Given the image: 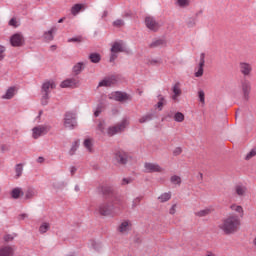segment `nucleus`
Masks as SVG:
<instances>
[{"instance_id": "1", "label": "nucleus", "mask_w": 256, "mask_h": 256, "mask_svg": "<svg viewBox=\"0 0 256 256\" xmlns=\"http://www.w3.org/2000/svg\"><path fill=\"white\" fill-rule=\"evenodd\" d=\"M218 227L225 235H233V233L239 231L241 219L237 214H230L222 220Z\"/></svg>"}, {"instance_id": "2", "label": "nucleus", "mask_w": 256, "mask_h": 256, "mask_svg": "<svg viewBox=\"0 0 256 256\" xmlns=\"http://www.w3.org/2000/svg\"><path fill=\"white\" fill-rule=\"evenodd\" d=\"M129 118H123L120 122L115 125L109 126L106 129L107 137H115V135H119V133H123L125 129L129 127Z\"/></svg>"}, {"instance_id": "3", "label": "nucleus", "mask_w": 256, "mask_h": 256, "mask_svg": "<svg viewBox=\"0 0 256 256\" xmlns=\"http://www.w3.org/2000/svg\"><path fill=\"white\" fill-rule=\"evenodd\" d=\"M56 87H57V85L55 84V82L53 80L45 81L42 84V87H41V93H42L41 103H42V105H47L49 103V93H51V91H53V89H55Z\"/></svg>"}, {"instance_id": "4", "label": "nucleus", "mask_w": 256, "mask_h": 256, "mask_svg": "<svg viewBox=\"0 0 256 256\" xmlns=\"http://www.w3.org/2000/svg\"><path fill=\"white\" fill-rule=\"evenodd\" d=\"M125 42L122 40L116 41L112 44V47L110 49L111 55H110V63H113L115 59H117V53H123L125 52Z\"/></svg>"}, {"instance_id": "5", "label": "nucleus", "mask_w": 256, "mask_h": 256, "mask_svg": "<svg viewBox=\"0 0 256 256\" xmlns=\"http://www.w3.org/2000/svg\"><path fill=\"white\" fill-rule=\"evenodd\" d=\"M108 99H111L112 101H118L119 103H127V101H131L133 98L126 92L116 91L110 93L108 95Z\"/></svg>"}, {"instance_id": "6", "label": "nucleus", "mask_w": 256, "mask_h": 256, "mask_svg": "<svg viewBox=\"0 0 256 256\" xmlns=\"http://www.w3.org/2000/svg\"><path fill=\"white\" fill-rule=\"evenodd\" d=\"M51 131V126L49 125H38L32 128V137L33 139H39L43 135H47Z\"/></svg>"}, {"instance_id": "7", "label": "nucleus", "mask_w": 256, "mask_h": 256, "mask_svg": "<svg viewBox=\"0 0 256 256\" xmlns=\"http://www.w3.org/2000/svg\"><path fill=\"white\" fill-rule=\"evenodd\" d=\"M77 114L75 112H66L64 118V127L67 129H75L77 127Z\"/></svg>"}, {"instance_id": "8", "label": "nucleus", "mask_w": 256, "mask_h": 256, "mask_svg": "<svg viewBox=\"0 0 256 256\" xmlns=\"http://www.w3.org/2000/svg\"><path fill=\"white\" fill-rule=\"evenodd\" d=\"M144 171L145 173H163L165 168L157 163L146 162L144 164Z\"/></svg>"}, {"instance_id": "9", "label": "nucleus", "mask_w": 256, "mask_h": 256, "mask_svg": "<svg viewBox=\"0 0 256 256\" xmlns=\"http://www.w3.org/2000/svg\"><path fill=\"white\" fill-rule=\"evenodd\" d=\"M145 25H146L147 29H149L150 31H154V32L159 31V29L161 27L159 22H157V20L153 16H146Z\"/></svg>"}, {"instance_id": "10", "label": "nucleus", "mask_w": 256, "mask_h": 256, "mask_svg": "<svg viewBox=\"0 0 256 256\" xmlns=\"http://www.w3.org/2000/svg\"><path fill=\"white\" fill-rule=\"evenodd\" d=\"M247 193H249V190L245 184L238 183V184L234 185L233 194L236 197H240V198L247 197Z\"/></svg>"}, {"instance_id": "11", "label": "nucleus", "mask_w": 256, "mask_h": 256, "mask_svg": "<svg viewBox=\"0 0 256 256\" xmlns=\"http://www.w3.org/2000/svg\"><path fill=\"white\" fill-rule=\"evenodd\" d=\"M12 47H23L25 45V37L22 33L13 34L10 38Z\"/></svg>"}, {"instance_id": "12", "label": "nucleus", "mask_w": 256, "mask_h": 256, "mask_svg": "<svg viewBox=\"0 0 256 256\" xmlns=\"http://www.w3.org/2000/svg\"><path fill=\"white\" fill-rule=\"evenodd\" d=\"M113 209V206L109 202H102L98 205L96 211L103 215L104 217H107V215H111V211Z\"/></svg>"}, {"instance_id": "13", "label": "nucleus", "mask_w": 256, "mask_h": 256, "mask_svg": "<svg viewBox=\"0 0 256 256\" xmlns=\"http://www.w3.org/2000/svg\"><path fill=\"white\" fill-rule=\"evenodd\" d=\"M239 70L244 77H250L253 73V66L249 62H240Z\"/></svg>"}, {"instance_id": "14", "label": "nucleus", "mask_w": 256, "mask_h": 256, "mask_svg": "<svg viewBox=\"0 0 256 256\" xmlns=\"http://www.w3.org/2000/svg\"><path fill=\"white\" fill-rule=\"evenodd\" d=\"M131 227H133L131 220H123L118 226L117 231L121 235H127L131 231Z\"/></svg>"}, {"instance_id": "15", "label": "nucleus", "mask_w": 256, "mask_h": 256, "mask_svg": "<svg viewBox=\"0 0 256 256\" xmlns=\"http://www.w3.org/2000/svg\"><path fill=\"white\" fill-rule=\"evenodd\" d=\"M241 90H242V99L243 101H248L249 97L251 95V82L245 80L241 84Z\"/></svg>"}, {"instance_id": "16", "label": "nucleus", "mask_w": 256, "mask_h": 256, "mask_svg": "<svg viewBox=\"0 0 256 256\" xmlns=\"http://www.w3.org/2000/svg\"><path fill=\"white\" fill-rule=\"evenodd\" d=\"M114 159L120 165H126L127 164V160L129 159V156L127 155V153L125 151H117L114 154Z\"/></svg>"}, {"instance_id": "17", "label": "nucleus", "mask_w": 256, "mask_h": 256, "mask_svg": "<svg viewBox=\"0 0 256 256\" xmlns=\"http://www.w3.org/2000/svg\"><path fill=\"white\" fill-rule=\"evenodd\" d=\"M203 67H205V53L200 54V62L198 64V67L195 68V77H203Z\"/></svg>"}, {"instance_id": "18", "label": "nucleus", "mask_w": 256, "mask_h": 256, "mask_svg": "<svg viewBox=\"0 0 256 256\" xmlns=\"http://www.w3.org/2000/svg\"><path fill=\"white\" fill-rule=\"evenodd\" d=\"M17 91H19V88H17V86H11L1 96V99H4V100L13 99V97H15V95H17Z\"/></svg>"}, {"instance_id": "19", "label": "nucleus", "mask_w": 256, "mask_h": 256, "mask_svg": "<svg viewBox=\"0 0 256 256\" xmlns=\"http://www.w3.org/2000/svg\"><path fill=\"white\" fill-rule=\"evenodd\" d=\"M117 83V78L115 76H110L104 78L99 82L98 87H113Z\"/></svg>"}, {"instance_id": "20", "label": "nucleus", "mask_w": 256, "mask_h": 256, "mask_svg": "<svg viewBox=\"0 0 256 256\" xmlns=\"http://www.w3.org/2000/svg\"><path fill=\"white\" fill-rule=\"evenodd\" d=\"M79 86V80L75 78H69L61 82L60 87L62 89H67L69 87H78Z\"/></svg>"}, {"instance_id": "21", "label": "nucleus", "mask_w": 256, "mask_h": 256, "mask_svg": "<svg viewBox=\"0 0 256 256\" xmlns=\"http://www.w3.org/2000/svg\"><path fill=\"white\" fill-rule=\"evenodd\" d=\"M15 247L13 246H3L0 248V256H14Z\"/></svg>"}, {"instance_id": "22", "label": "nucleus", "mask_w": 256, "mask_h": 256, "mask_svg": "<svg viewBox=\"0 0 256 256\" xmlns=\"http://www.w3.org/2000/svg\"><path fill=\"white\" fill-rule=\"evenodd\" d=\"M53 33H57V27H52L50 30L44 32L43 37L46 42L53 41L54 36Z\"/></svg>"}, {"instance_id": "23", "label": "nucleus", "mask_w": 256, "mask_h": 256, "mask_svg": "<svg viewBox=\"0 0 256 256\" xmlns=\"http://www.w3.org/2000/svg\"><path fill=\"white\" fill-rule=\"evenodd\" d=\"M83 69H85V62H78L73 66L72 73H74V75H80Z\"/></svg>"}, {"instance_id": "24", "label": "nucleus", "mask_w": 256, "mask_h": 256, "mask_svg": "<svg viewBox=\"0 0 256 256\" xmlns=\"http://www.w3.org/2000/svg\"><path fill=\"white\" fill-rule=\"evenodd\" d=\"M213 210L211 208H204L202 210H198L194 213L195 217H207L211 215Z\"/></svg>"}, {"instance_id": "25", "label": "nucleus", "mask_w": 256, "mask_h": 256, "mask_svg": "<svg viewBox=\"0 0 256 256\" xmlns=\"http://www.w3.org/2000/svg\"><path fill=\"white\" fill-rule=\"evenodd\" d=\"M172 91L174 93V95L172 96L173 101H177V97H180L181 95V85L179 83H176L173 88Z\"/></svg>"}, {"instance_id": "26", "label": "nucleus", "mask_w": 256, "mask_h": 256, "mask_svg": "<svg viewBox=\"0 0 256 256\" xmlns=\"http://www.w3.org/2000/svg\"><path fill=\"white\" fill-rule=\"evenodd\" d=\"M171 197V192H165L158 197V201L159 203H167V201H171Z\"/></svg>"}, {"instance_id": "27", "label": "nucleus", "mask_w": 256, "mask_h": 256, "mask_svg": "<svg viewBox=\"0 0 256 256\" xmlns=\"http://www.w3.org/2000/svg\"><path fill=\"white\" fill-rule=\"evenodd\" d=\"M82 9H85V4H75L71 8L72 15H79Z\"/></svg>"}, {"instance_id": "28", "label": "nucleus", "mask_w": 256, "mask_h": 256, "mask_svg": "<svg viewBox=\"0 0 256 256\" xmlns=\"http://www.w3.org/2000/svg\"><path fill=\"white\" fill-rule=\"evenodd\" d=\"M49 229H51V224L49 222H42L39 226V233H41V235L47 233V231H49Z\"/></svg>"}, {"instance_id": "29", "label": "nucleus", "mask_w": 256, "mask_h": 256, "mask_svg": "<svg viewBox=\"0 0 256 256\" xmlns=\"http://www.w3.org/2000/svg\"><path fill=\"white\" fill-rule=\"evenodd\" d=\"M230 210L234 211V213H238L241 217H243V213H244L243 206L232 204L230 205Z\"/></svg>"}, {"instance_id": "30", "label": "nucleus", "mask_w": 256, "mask_h": 256, "mask_svg": "<svg viewBox=\"0 0 256 256\" xmlns=\"http://www.w3.org/2000/svg\"><path fill=\"white\" fill-rule=\"evenodd\" d=\"M190 3V0H175L176 7H180V9H185L186 7H189Z\"/></svg>"}, {"instance_id": "31", "label": "nucleus", "mask_w": 256, "mask_h": 256, "mask_svg": "<svg viewBox=\"0 0 256 256\" xmlns=\"http://www.w3.org/2000/svg\"><path fill=\"white\" fill-rule=\"evenodd\" d=\"M38 192L35 188H29L25 193V199H33V197H37Z\"/></svg>"}, {"instance_id": "32", "label": "nucleus", "mask_w": 256, "mask_h": 256, "mask_svg": "<svg viewBox=\"0 0 256 256\" xmlns=\"http://www.w3.org/2000/svg\"><path fill=\"white\" fill-rule=\"evenodd\" d=\"M84 147L89 153H93V139L88 138L84 140Z\"/></svg>"}, {"instance_id": "33", "label": "nucleus", "mask_w": 256, "mask_h": 256, "mask_svg": "<svg viewBox=\"0 0 256 256\" xmlns=\"http://www.w3.org/2000/svg\"><path fill=\"white\" fill-rule=\"evenodd\" d=\"M23 196V190L21 188H14L11 192L12 199H19V197Z\"/></svg>"}, {"instance_id": "34", "label": "nucleus", "mask_w": 256, "mask_h": 256, "mask_svg": "<svg viewBox=\"0 0 256 256\" xmlns=\"http://www.w3.org/2000/svg\"><path fill=\"white\" fill-rule=\"evenodd\" d=\"M152 119H153V114H145L138 119V122L140 124L149 123V121H151Z\"/></svg>"}, {"instance_id": "35", "label": "nucleus", "mask_w": 256, "mask_h": 256, "mask_svg": "<svg viewBox=\"0 0 256 256\" xmlns=\"http://www.w3.org/2000/svg\"><path fill=\"white\" fill-rule=\"evenodd\" d=\"M174 121H176V123H183L185 121V115L181 112H177L174 115Z\"/></svg>"}, {"instance_id": "36", "label": "nucleus", "mask_w": 256, "mask_h": 256, "mask_svg": "<svg viewBox=\"0 0 256 256\" xmlns=\"http://www.w3.org/2000/svg\"><path fill=\"white\" fill-rule=\"evenodd\" d=\"M89 59L91 63H99V61H101V55L97 53H92L89 55Z\"/></svg>"}, {"instance_id": "37", "label": "nucleus", "mask_w": 256, "mask_h": 256, "mask_svg": "<svg viewBox=\"0 0 256 256\" xmlns=\"http://www.w3.org/2000/svg\"><path fill=\"white\" fill-rule=\"evenodd\" d=\"M170 182L172 183V185H181L182 183V180L180 178V176H177V175H172L170 177Z\"/></svg>"}, {"instance_id": "38", "label": "nucleus", "mask_w": 256, "mask_h": 256, "mask_svg": "<svg viewBox=\"0 0 256 256\" xmlns=\"http://www.w3.org/2000/svg\"><path fill=\"white\" fill-rule=\"evenodd\" d=\"M164 45H167L164 39H158L151 43V47H163Z\"/></svg>"}, {"instance_id": "39", "label": "nucleus", "mask_w": 256, "mask_h": 256, "mask_svg": "<svg viewBox=\"0 0 256 256\" xmlns=\"http://www.w3.org/2000/svg\"><path fill=\"white\" fill-rule=\"evenodd\" d=\"M143 201V196H137L132 201V209H135V207H139V204Z\"/></svg>"}, {"instance_id": "40", "label": "nucleus", "mask_w": 256, "mask_h": 256, "mask_svg": "<svg viewBox=\"0 0 256 256\" xmlns=\"http://www.w3.org/2000/svg\"><path fill=\"white\" fill-rule=\"evenodd\" d=\"M97 130L100 131V133L102 135H106L107 130H105V121H101L99 122L98 126H97Z\"/></svg>"}, {"instance_id": "41", "label": "nucleus", "mask_w": 256, "mask_h": 256, "mask_svg": "<svg viewBox=\"0 0 256 256\" xmlns=\"http://www.w3.org/2000/svg\"><path fill=\"white\" fill-rule=\"evenodd\" d=\"M253 157H256V148H252L245 156V160L249 161L250 159H253Z\"/></svg>"}, {"instance_id": "42", "label": "nucleus", "mask_w": 256, "mask_h": 256, "mask_svg": "<svg viewBox=\"0 0 256 256\" xmlns=\"http://www.w3.org/2000/svg\"><path fill=\"white\" fill-rule=\"evenodd\" d=\"M163 105H165V97H163L162 95L158 96V103H157V107L158 109L161 111L163 109Z\"/></svg>"}, {"instance_id": "43", "label": "nucleus", "mask_w": 256, "mask_h": 256, "mask_svg": "<svg viewBox=\"0 0 256 256\" xmlns=\"http://www.w3.org/2000/svg\"><path fill=\"white\" fill-rule=\"evenodd\" d=\"M103 109H105V106H103V104H99L96 107V110L94 111V117H99V115H101V113H103Z\"/></svg>"}, {"instance_id": "44", "label": "nucleus", "mask_w": 256, "mask_h": 256, "mask_svg": "<svg viewBox=\"0 0 256 256\" xmlns=\"http://www.w3.org/2000/svg\"><path fill=\"white\" fill-rule=\"evenodd\" d=\"M113 27H123L125 25V21L123 19H117L112 23Z\"/></svg>"}, {"instance_id": "45", "label": "nucleus", "mask_w": 256, "mask_h": 256, "mask_svg": "<svg viewBox=\"0 0 256 256\" xmlns=\"http://www.w3.org/2000/svg\"><path fill=\"white\" fill-rule=\"evenodd\" d=\"M15 171H16V177H21V175H23V165L17 164Z\"/></svg>"}, {"instance_id": "46", "label": "nucleus", "mask_w": 256, "mask_h": 256, "mask_svg": "<svg viewBox=\"0 0 256 256\" xmlns=\"http://www.w3.org/2000/svg\"><path fill=\"white\" fill-rule=\"evenodd\" d=\"M7 51V48L5 46L0 45V61H3L5 59V52Z\"/></svg>"}, {"instance_id": "47", "label": "nucleus", "mask_w": 256, "mask_h": 256, "mask_svg": "<svg viewBox=\"0 0 256 256\" xmlns=\"http://www.w3.org/2000/svg\"><path fill=\"white\" fill-rule=\"evenodd\" d=\"M77 149H79V142H74L70 149V155H75V151H77Z\"/></svg>"}, {"instance_id": "48", "label": "nucleus", "mask_w": 256, "mask_h": 256, "mask_svg": "<svg viewBox=\"0 0 256 256\" xmlns=\"http://www.w3.org/2000/svg\"><path fill=\"white\" fill-rule=\"evenodd\" d=\"M198 97L200 103H205V92L203 90L198 91Z\"/></svg>"}, {"instance_id": "49", "label": "nucleus", "mask_w": 256, "mask_h": 256, "mask_svg": "<svg viewBox=\"0 0 256 256\" xmlns=\"http://www.w3.org/2000/svg\"><path fill=\"white\" fill-rule=\"evenodd\" d=\"M182 153H183V148L182 147H176L173 150L174 157H177V156L181 155Z\"/></svg>"}, {"instance_id": "50", "label": "nucleus", "mask_w": 256, "mask_h": 256, "mask_svg": "<svg viewBox=\"0 0 256 256\" xmlns=\"http://www.w3.org/2000/svg\"><path fill=\"white\" fill-rule=\"evenodd\" d=\"M14 239H15V235H13V234H7L4 236V241H6L8 243H9V241H13Z\"/></svg>"}, {"instance_id": "51", "label": "nucleus", "mask_w": 256, "mask_h": 256, "mask_svg": "<svg viewBox=\"0 0 256 256\" xmlns=\"http://www.w3.org/2000/svg\"><path fill=\"white\" fill-rule=\"evenodd\" d=\"M130 183H133V179L131 178H123L121 181V185H129Z\"/></svg>"}, {"instance_id": "52", "label": "nucleus", "mask_w": 256, "mask_h": 256, "mask_svg": "<svg viewBox=\"0 0 256 256\" xmlns=\"http://www.w3.org/2000/svg\"><path fill=\"white\" fill-rule=\"evenodd\" d=\"M170 215H175L177 213V204H173L169 209Z\"/></svg>"}, {"instance_id": "53", "label": "nucleus", "mask_w": 256, "mask_h": 256, "mask_svg": "<svg viewBox=\"0 0 256 256\" xmlns=\"http://www.w3.org/2000/svg\"><path fill=\"white\" fill-rule=\"evenodd\" d=\"M149 65H161V59H151Z\"/></svg>"}, {"instance_id": "54", "label": "nucleus", "mask_w": 256, "mask_h": 256, "mask_svg": "<svg viewBox=\"0 0 256 256\" xmlns=\"http://www.w3.org/2000/svg\"><path fill=\"white\" fill-rule=\"evenodd\" d=\"M115 205L119 206V211H121V209H125V205L123 204V201H121V200H117L115 202Z\"/></svg>"}, {"instance_id": "55", "label": "nucleus", "mask_w": 256, "mask_h": 256, "mask_svg": "<svg viewBox=\"0 0 256 256\" xmlns=\"http://www.w3.org/2000/svg\"><path fill=\"white\" fill-rule=\"evenodd\" d=\"M9 25H10L11 27H17V26H18V24H17V19L12 18V19L9 21Z\"/></svg>"}, {"instance_id": "56", "label": "nucleus", "mask_w": 256, "mask_h": 256, "mask_svg": "<svg viewBox=\"0 0 256 256\" xmlns=\"http://www.w3.org/2000/svg\"><path fill=\"white\" fill-rule=\"evenodd\" d=\"M69 43L74 42V43H81V38H70L68 40Z\"/></svg>"}, {"instance_id": "57", "label": "nucleus", "mask_w": 256, "mask_h": 256, "mask_svg": "<svg viewBox=\"0 0 256 256\" xmlns=\"http://www.w3.org/2000/svg\"><path fill=\"white\" fill-rule=\"evenodd\" d=\"M70 173H71V175H75V173H77V168L75 166H72L70 168Z\"/></svg>"}, {"instance_id": "58", "label": "nucleus", "mask_w": 256, "mask_h": 256, "mask_svg": "<svg viewBox=\"0 0 256 256\" xmlns=\"http://www.w3.org/2000/svg\"><path fill=\"white\" fill-rule=\"evenodd\" d=\"M27 217H29L27 214H20L19 215V219H21L22 221L27 219Z\"/></svg>"}, {"instance_id": "59", "label": "nucleus", "mask_w": 256, "mask_h": 256, "mask_svg": "<svg viewBox=\"0 0 256 256\" xmlns=\"http://www.w3.org/2000/svg\"><path fill=\"white\" fill-rule=\"evenodd\" d=\"M44 161H45V158H43V157H38V159H37V163H44Z\"/></svg>"}, {"instance_id": "60", "label": "nucleus", "mask_w": 256, "mask_h": 256, "mask_svg": "<svg viewBox=\"0 0 256 256\" xmlns=\"http://www.w3.org/2000/svg\"><path fill=\"white\" fill-rule=\"evenodd\" d=\"M107 15H109V12H107V10H105L102 14V18L105 19V17H107Z\"/></svg>"}, {"instance_id": "61", "label": "nucleus", "mask_w": 256, "mask_h": 256, "mask_svg": "<svg viewBox=\"0 0 256 256\" xmlns=\"http://www.w3.org/2000/svg\"><path fill=\"white\" fill-rule=\"evenodd\" d=\"M206 256H215V254H213L212 252H207Z\"/></svg>"}, {"instance_id": "62", "label": "nucleus", "mask_w": 256, "mask_h": 256, "mask_svg": "<svg viewBox=\"0 0 256 256\" xmlns=\"http://www.w3.org/2000/svg\"><path fill=\"white\" fill-rule=\"evenodd\" d=\"M63 21H65V18H61L58 20V23H63Z\"/></svg>"}, {"instance_id": "63", "label": "nucleus", "mask_w": 256, "mask_h": 256, "mask_svg": "<svg viewBox=\"0 0 256 256\" xmlns=\"http://www.w3.org/2000/svg\"><path fill=\"white\" fill-rule=\"evenodd\" d=\"M75 191H80V188L78 185L75 186Z\"/></svg>"}, {"instance_id": "64", "label": "nucleus", "mask_w": 256, "mask_h": 256, "mask_svg": "<svg viewBox=\"0 0 256 256\" xmlns=\"http://www.w3.org/2000/svg\"><path fill=\"white\" fill-rule=\"evenodd\" d=\"M0 194H1V187H0Z\"/></svg>"}]
</instances>
